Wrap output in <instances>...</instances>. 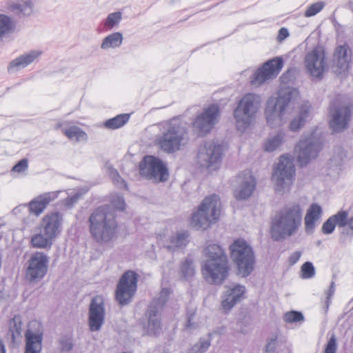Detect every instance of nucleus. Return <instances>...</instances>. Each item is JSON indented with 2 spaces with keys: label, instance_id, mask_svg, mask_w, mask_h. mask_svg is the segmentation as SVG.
I'll list each match as a JSON object with an SVG mask.
<instances>
[{
  "label": "nucleus",
  "instance_id": "nucleus-1",
  "mask_svg": "<svg viewBox=\"0 0 353 353\" xmlns=\"http://www.w3.org/2000/svg\"><path fill=\"white\" fill-rule=\"evenodd\" d=\"M88 223L90 236L98 244H107L116 236L118 224L110 205L95 209L89 216Z\"/></svg>",
  "mask_w": 353,
  "mask_h": 353
},
{
  "label": "nucleus",
  "instance_id": "nucleus-2",
  "mask_svg": "<svg viewBox=\"0 0 353 353\" xmlns=\"http://www.w3.org/2000/svg\"><path fill=\"white\" fill-rule=\"evenodd\" d=\"M302 216L299 204L288 205L278 211L271 222L272 239L279 241L295 234L301 226Z\"/></svg>",
  "mask_w": 353,
  "mask_h": 353
},
{
  "label": "nucleus",
  "instance_id": "nucleus-3",
  "mask_svg": "<svg viewBox=\"0 0 353 353\" xmlns=\"http://www.w3.org/2000/svg\"><path fill=\"white\" fill-rule=\"evenodd\" d=\"M205 259L202 265L204 279L210 283L221 285L229 275L228 256L217 244H211L204 250Z\"/></svg>",
  "mask_w": 353,
  "mask_h": 353
},
{
  "label": "nucleus",
  "instance_id": "nucleus-4",
  "mask_svg": "<svg viewBox=\"0 0 353 353\" xmlns=\"http://www.w3.org/2000/svg\"><path fill=\"white\" fill-rule=\"evenodd\" d=\"M161 135L157 138L160 148L168 154L174 153L186 144L188 132L185 124L178 118H173L158 124Z\"/></svg>",
  "mask_w": 353,
  "mask_h": 353
},
{
  "label": "nucleus",
  "instance_id": "nucleus-5",
  "mask_svg": "<svg viewBox=\"0 0 353 353\" xmlns=\"http://www.w3.org/2000/svg\"><path fill=\"white\" fill-rule=\"evenodd\" d=\"M298 94L297 90L287 87L280 89L277 97H271L268 99L264 114L268 126L275 128L284 123L286 109Z\"/></svg>",
  "mask_w": 353,
  "mask_h": 353
},
{
  "label": "nucleus",
  "instance_id": "nucleus-6",
  "mask_svg": "<svg viewBox=\"0 0 353 353\" xmlns=\"http://www.w3.org/2000/svg\"><path fill=\"white\" fill-rule=\"evenodd\" d=\"M63 215L59 212L46 214L40 221L39 232L32 236L30 243L35 248H50L61 231Z\"/></svg>",
  "mask_w": 353,
  "mask_h": 353
},
{
  "label": "nucleus",
  "instance_id": "nucleus-7",
  "mask_svg": "<svg viewBox=\"0 0 353 353\" xmlns=\"http://www.w3.org/2000/svg\"><path fill=\"white\" fill-rule=\"evenodd\" d=\"M262 100L259 94L248 93L243 97L234 110L235 125L239 131H245L255 120Z\"/></svg>",
  "mask_w": 353,
  "mask_h": 353
},
{
  "label": "nucleus",
  "instance_id": "nucleus-8",
  "mask_svg": "<svg viewBox=\"0 0 353 353\" xmlns=\"http://www.w3.org/2000/svg\"><path fill=\"white\" fill-rule=\"evenodd\" d=\"M230 251L237 274L242 277L248 276L254 270L256 262L252 248L244 239H238L230 245Z\"/></svg>",
  "mask_w": 353,
  "mask_h": 353
},
{
  "label": "nucleus",
  "instance_id": "nucleus-9",
  "mask_svg": "<svg viewBox=\"0 0 353 353\" xmlns=\"http://www.w3.org/2000/svg\"><path fill=\"white\" fill-rule=\"evenodd\" d=\"M221 214V203L216 194L206 196L198 210L192 215L191 224L197 230L206 229L210 224L216 223Z\"/></svg>",
  "mask_w": 353,
  "mask_h": 353
},
{
  "label": "nucleus",
  "instance_id": "nucleus-10",
  "mask_svg": "<svg viewBox=\"0 0 353 353\" xmlns=\"http://www.w3.org/2000/svg\"><path fill=\"white\" fill-rule=\"evenodd\" d=\"M170 290L168 288H163L158 297L154 298L150 305L145 314L147 322L144 324V332L149 336H157L161 331L160 313L165 303L168 301Z\"/></svg>",
  "mask_w": 353,
  "mask_h": 353
},
{
  "label": "nucleus",
  "instance_id": "nucleus-11",
  "mask_svg": "<svg viewBox=\"0 0 353 353\" xmlns=\"http://www.w3.org/2000/svg\"><path fill=\"white\" fill-rule=\"evenodd\" d=\"M294 176L295 167L292 159L286 155H282L272 173L275 190L278 192L289 191L294 182Z\"/></svg>",
  "mask_w": 353,
  "mask_h": 353
},
{
  "label": "nucleus",
  "instance_id": "nucleus-12",
  "mask_svg": "<svg viewBox=\"0 0 353 353\" xmlns=\"http://www.w3.org/2000/svg\"><path fill=\"white\" fill-rule=\"evenodd\" d=\"M304 64L311 77L318 79H322L328 67L324 48L319 46L308 51L305 56Z\"/></svg>",
  "mask_w": 353,
  "mask_h": 353
},
{
  "label": "nucleus",
  "instance_id": "nucleus-13",
  "mask_svg": "<svg viewBox=\"0 0 353 353\" xmlns=\"http://www.w3.org/2000/svg\"><path fill=\"white\" fill-rule=\"evenodd\" d=\"M220 109L217 104H211L198 113L192 121V128L199 136L209 133L219 121Z\"/></svg>",
  "mask_w": 353,
  "mask_h": 353
},
{
  "label": "nucleus",
  "instance_id": "nucleus-14",
  "mask_svg": "<svg viewBox=\"0 0 353 353\" xmlns=\"http://www.w3.org/2000/svg\"><path fill=\"white\" fill-rule=\"evenodd\" d=\"M197 159L201 166L210 171L216 170L222 159L221 146L212 141H205L199 148Z\"/></svg>",
  "mask_w": 353,
  "mask_h": 353
},
{
  "label": "nucleus",
  "instance_id": "nucleus-15",
  "mask_svg": "<svg viewBox=\"0 0 353 353\" xmlns=\"http://www.w3.org/2000/svg\"><path fill=\"white\" fill-rule=\"evenodd\" d=\"M322 149V143L312 136L301 139L294 148V157L301 167L315 159Z\"/></svg>",
  "mask_w": 353,
  "mask_h": 353
},
{
  "label": "nucleus",
  "instance_id": "nucleus-16",
  "mask_svg": "<svg viewBox=\"0 0 353 353\" xmlns=\"http://www.w3.org/2000/svg\"><path fill=\"white\" fill-rule=\"evenodd\" d=\"M139 275L132 270L126 271L120 278L117 286L115 296L120 305L129 303L137 289Z\"/></svg>",
  "mask_w": 353,
  "mask_h": 353
},
{
  "label": "nucleus",
  "instance_id": "nucleus-17",
  "mask_svg": "<svg viewBox=\"0 0 353 353\" xmlns=\"http://www.w3.org/2000/svg\"><path fill=\"white\" fill-rule=\"evenodd\" d=\"M283 66V60L281 57H276L265 62L253 74L250 83L257 87L265 82L275 78Z\"/></svg>",
  "mask_w": 353,
  "mask_h": 353
},
{
  "label": "nucleus",
  "instance_id": "nucleus-18",
  "mask_svg": "<svg viewBox=\"0 0 353 353\" xmlns=\"http://www.w3.org/2000/svg\"><path fill=\"white\" fill-rule=\"evenodd\" d=\"M49 265V257L44 252L32 253L27 261L26 276L31 282L41 280L47 274Z\"/></svg>",
  "mask_w": 353,
  "mask_h": 353
},
{
  "label": "nucleus",
  "instance_id": "nucleus-19",
  "mask_svg": "<svg viewBox=\"0 0 353 353\" xmlns=\"http://www.w3.org/2000/svg\"><path fill=\"white\" fill-rule=\"evenodd\" d=\"M140 174L148 179L165 181L168 176V169L162 161L154 156H145L139 164Z\"/></svg>",
  "mask_w": 353,
  "mask_h": 353
},
{
  "label": "nucleus",
  "instance_id": "nucleus-20",
  "mask_svg": "<svg viewBox=\"0 0 353 353\" xmlns=\"http://www.w3.org/2000/svg\"><path fill=\"white\" fill-rule=\"evenodd\" d=\"M330 117L329 125L333 132H343L348 127L351 109L346 105L334 101L330 106Z\"/></svg>",
  "mask_w": 353,
  "mask_h": 353
},
{
  "label": "nucleus",
  "instance_id": "nucleus-21",
  "mask_svg": "<svg viewBox=\"0 0 353 353\" xmlns=\"http://www.w3.org/2000/svg\"><path fill=\"white\" fill-rule=\"evenodd\" d=\"M256 185V180L250 172L240 173L233 182L234 197L237 200L248 199L254 192Z\"/></svg>",
  "mask_w": 353,
  "mask_h": 353
},
{
  "label": "nucleus",
  "instance_id": "nucleus-22",
  "mask_svg": "<svg viewBox=\"0 0 353 353\" xmlns=\"http://www.w3.org/2000/svg\"><path fill=\"white\" fill-rule=\"evenodd\" d=\"M105 310L102 297L92 299L88 310V325L91 332L99 331L105 321Z\"/></svg>",
  "mask_w": 353,
  "mask_h": 353
},
{
  "label": "nucleus",
  "instance_id": "nucleus-23",
  "mask_svg": "<svg viewBox=\"0 0 353 353\" xmlns=\"http://www.w3.org/2000/svg\"><path fill=\"white\" fill-rule=\"evenodd\" d=\"M59 193L60 191L47 192L35 196L26 203L29 213L39 216L48 205L58 198Z\"/></svg>",
  "mask_w": 353,
  "mask_h": 353
},
{
  "label": "nucleus",
  "instance_id": "nucleus-24",
  "mask_svg": "<svg viewBox=\"0 0 353 353\" xmlns=\"http://www.w3.org/2000/svg\"><path fill=\"white\" fill-rule=\"evenodd\" d=\"M312 104L310 101H303L299 107L296 115L290 123L289 128L292 132L299 131L312 118Z\"/></svg>",
  "mask_w": 353,
  "mask_h": 353
},
{
  "label": "nucleus",
  "instance_id": "nucleus-25",
  "mask_svg": "<svg viewBox=\"0 0 353 353\" xmlns=\"http://www.w3.org/2000/svg\"><path fill=\"white\" fill-rule=\"evenodd\" d=\"M42 54L41 50H30L24 53L12 60L8 66V72L10 74H14L18 71L26 68Z\"/></svg>",
  "mask_w": 353,
  "mask_h": 353
},
{
  "label": "nucleus",
  "instance_id": "nucleus-26",
  "mask_svg": "<svg viewBox=\"0 0 353 353\" xmlns=\"http://www.w3.org/2000/svg\"><path fill=\"white\" fill-rule=\"evenodd\" d=\"M245 292V288L241 285H234L228 288L222 296V307L225 311H230L239 302Z\"/></svg>",
  "mask_w": 353,
  "mask_h": 353
},
{
  "label": "nucleus",
  "instance_id": "nucleus-27",
  "mask_svg": "<svg viewBox=\"0 0 353 353\" xmlns=\"http://www.w3.org/2000/svg\"><path fill=\"white\" fill-rule=\"evenodd\" d=\"M352 60V50L347 44H343L335 48L333 55V64L339 72L347 70Z\"/></svg>",
  "mask_w": 353,
  "mask_h": 353
},
{
  "label": "nucleus",
  "instance_id": "nucleus-28",
  "mask_svg": "<svg viewBox=\"0 0 353 353\" xmlns=\"http://www.w3.org/2000/svg\"><path fill=\"white\" fill-rule=\"evenodd\" d=\"M25 353H40L42 350L43 332L41 329L33 331L31 328L25 333Z\"/></svg>",
  "mask_w": 353,
  "mask_h": 353
},
{
  "label": "nucleus",
  "instance_id": "nucleus-29",
  "mask_svg": "<svg viewBox=\"0 0 353 353\" xmlns=\"http://www.w3.org/2000/svg\"><path fill=\"white\" fill-rule=\"evenodd\" d=\"M321 207L317 203H312L307 209L305 216V228L306 232H313L316 222L321 219Z\"/></svg>",
  "mask_w": 353,
  "mask_h": 353
},
{
  "label": "nucleus",
  "instance_id": "nucleus-30",
  "mask_svg": "<svg viewBox=\"0 0 353 353\" xmlns=\"http://www.w3.org/2000/svg\"><path fill=\"white\" fill-rule=\"evenodd\" d=\"M8 10L16 15L30 16L33 12V3L31 0H21L10 3Z\"/></svg>",
  "mask_w": 353,
  "mask_h": 353
},
{
  "label": "nucleus",
  "instance_id": "nucleus-31",
  "mask_svg": "<svg viewBox=\"0 0 353 353\" xmlns=\"http://www.w3.org/2000/svg\"><path fill=\"white\" fill-rule=\"evenodd\" d=\"M188 231L181 230L171 236L170 245L167 246L169 250H174L175 248H183L186 246L189 240Z\"/></svg>",
  "mask_w": 353,
  "mask_h": 353
},
{
  "label": "nucleus",
  "instance_id": "nucleus-32",
  "mask_svg": "<svg viewBox=\"0 0 353 353\" xmlns=\"http://www.w3.org/2000/svg\"><path fill=\"white\" fill-rule=\"evenodd\" d=\"M123 40V37L121 32H113L103 39L101 48L103 50H107L110 48H119L121 46Z\"/></svg>",
  "mask_w": 353,
  "mask_h": 353
},
{
  "label": "nucleus",
  "instance_id": "nucleus-33",
  "mask_svg": "<svg viewBox=\"0 0 353 353\" xmlns=\"http://www.w3.org/2000/svg\"><path fill=\"white\" fill-rule=\"evenodd\" d=\"M285 133L279 131L274 135H270L264 143V150L267 152H273L279 148L283 143Z\"/></svg>",
  "mask_w": 353,
  "mask_h": 353
},
{
  "label": "nucleus",
  "instance_id": "nucleus-34",
  "mask_svg": "<svg viewBox=\"0 0 353 353\" xmlns=\"http://www.w3.org/2000/svg\"><path fill=\"white\" fill-rule=\"evenodd\" d=\"M63 133L70 140L77 142L86 141L88 138L86 132L77 125H71L63 129Z\"/></svg>",
  "mask_w": 353,
  "mask_h": 353
},
{
  "label": "nucleus",
  "instance_id": "nucleus-35",
  "mask_svg": "<svg viewBox=\"0 0 353 353\" xmlns=\"http://www.w3.org/2000/svg\"><path fill=\"white\" fill-rule=\"evenodd\" d=\"M15 28L14 20L9 16L0 14V41L11 34Z\"/></svg>",
  "mask_w": 353,
  "mask_h": 353
},
{
  "label": "nucleus",
  "instance_id": "nucleus-36",
  "mask_svg": "<svg viewBox=\"0 0 353 353\" xmlns=\"http://www.w3.org/2000/svg\"><path fill=\"white\" fill-rule=\"evenodd\" d=\"M130 117V114H121L116 117L106 120L103 123V126L110 130H116L123 127L128 123Z\"/></svg>",
  "mask_w": 353,
  "mask_h": 353
},
{
  "label": "nucleus",
  "instance_id": "nucleus-37",
  "mask_svg": "<svg viewBox=\"0 0 353 353\" xmlns=\"http://www.w3.org/2000/svg\"><path fill=\"white\" fill-rule=\"evenodd\" d=\"M21 318L19 315H15L10 320L9 333L11 334L13 341L21 337Z\"/></svg>",
  "mask_w": 353,
  "mask_h": 353
},
{
  "label": "nucleus",
  "instance_id": "nucleus-38",
  "mask_svg": "<svg viewBox=\"0 0 353 353\" xmlns=\"http://www.w3.org/2000/svg\"><path fill=\"white\" fill-rule=\"evenodd\" d=\"M194 274V267L192 259H186L181 265L179 274L185 280H189Z\"/></svg>",
  "mask_w": 353,
  "mask_h": 353
},
{
  "label": "nucleus",
  "instance_id": "nucleus-39",
  "mask_svg": "<svg viewBox=\"0 0 353 353\" xmlns=\"http://www.w3.org/2000/svg\"><path fill=\"white\" fill-rule=\"evenodd\" d=\"M110 210L112 212V209L119 211H123L125 210V203L123 195L117 193L111 194L110 196Z\"/></svg>",
  "mask_w": 353,
  "mask_h": 353
},
{
  "label": "nucleus",
  "instance_id": "nucleus-40",
  "mask_svg": "<svg viewBox=\"0 0 353 353\" xmlns=\"http://www.w3.org/2000/svg\"><path fill=\"white\" fill-rule=\"evenodd\" d=\"M121 12L119 11L110 13L104 22V27L108 30H111L114 28L115 26H118L121 22Z\"/></svg>",
  "mask_w": 353,
  "mask_h": 353
},
{
  "label": "nucleus",
  "instance_id": "nucleus-41",
  "mask_svg": "<svg viewBox=\"0 0 353 353\" xmlns=\"http://www.w3.org/2000/svg\"><path fill=\"white\" fill-rule=\"evenodd\" d=\"M88 191V189L87 188L79 190L73 195L67 197L63 201L64 205L68 208H71Z\"/></svg>",
  "mask_w": 353,
  "mask_h": 353
},
{
  "label": "nucleus",
  "instance_id": "nucleus-42",
  "mask_svg": "<svg viewBox=\"0 0 353 353\" xmlns=\"http://www.w3.org/2000/svg\"><path fill=\"white\" fill-rule=\"evenodd\" d=\"M212 334H208V338H201L199 341L192 347V352L193 353H203L210 347L211 344V336Z\"/></svg>",
  "mask_w": 353,
  "mask_h": 353
},
{
  "label": "nucleus",
  "instance_id": "nucleus-43",
  "mask_svg": "<svg viewBox=\"0 0 353 353\" xmlns=\"http://www.w3.org/2000/svg\"><path fill=\"white\" fill-rule=\"evenodd\" d=\"M315 268L312 262L304 263L301 268V277L303 279H312L315 276Z\"/></svg>",
  "mask_w": 353,
  "mask_h": 353
},
{
  "label": "nucleus",
  "instance_id": "nucleus-44",
  "mask_svg": "<svg viewBox=\"0 0 353 353\" xmlns=\"http://www.w3.org/2000/svg\"><path fill=\"white\" fill-rule=\"evenodd\" d=\"M346 156L345 151L341 147H336L334 149V154L330 159L331 164L336 166L341 165L346 158Z\"/></svg>",
  "mask_w": 353,
  "mask_h": 353
},
{
  "label": "nucleus",
  "instance_id": "nucleus-45",
  "mask_svg": "<svg viewBox=\"0 0 353 353\" xmlns=\"http://www.w3.org/2000/svg\"><path fill=\"white\" fill-rule=\"evenodd\" d=\"M108 174L110 178L112 180V182L115 185H117L119 188H125L127 187V184L125 181L121 178L119 175V172L117 170L114 169L112 167L108 168Z\"/></svg>",
  "mask_w": 353,
  "mask_h": 353
},
{
  "label": "nucleus",
  "instance_id": "nucleus-46",
  "mask_svg": "<svg viewBox=\"0 0 353 353\" xmlns=\"http://www.w3.org/2000/svg\"><path fill=\"white\" fill-rule=\"evenodd\" d=\"M325 6V3L322 1L312 3L309 6L307 9L305 10L304 16L305 17H313L320 12L324 8Z\"/></svg>",
  "mask_w": 353,
  "mask_h": 353
},
{
  "label": "nucleus",
  "instance_id": "nucleus-47",
  "mask_svg": "<svg viewBox=\"0 0 353 353\" xmlns=\"http://www.w3.org/2000/svg\"><path fill=\"white\" fill-rule=\"evenodd\" d=\"M304 316L301 312L290 311L284 314V321L286 323H296L303 321Z\"/></svg>",
  "mask_w": 353,
  "mask_h": 353
},
{
  "label": "nucleus",
  "instance_id": "nucleus-48",
  "mask_svg": "<svg viewBox=\"0 0 353 353\" xmlns=\"http://www.w3.org/2000/svg\"><path fill=\"white\" fill-rule=\"evenodd\" d=\"M333 218V220L336 225H338L339 227H345L346 226V221L347 219V212L345 211H340L335 215L331 216Z\"/></svg>",
  "mask_w": 353,
  "mask_h": 353
},
{
  "label": "nucleus",
  "instance_id": "nucleus-49",
  "mask_svg": "<svg viewBox=\"0 0 353 353\" xmlns=\"http://www.w3.org/2000/svg\"><path fill=\"white\" fill-rule=\"evenodd\" d=\"M336 227V224L331 216L326 220L322 226V232L325 234H330L333 232Z\"/></svg>",
  "mask_w": 353,
  "mask_h": 353
},
{
  "label": "nucleus",
  "instance_id": "nucleus-50",
  "mask_svg": "<svg viewBox=\"0 0 353 353\" xmlns=\"http://www.w3.org/2000/svg\"><path fill=\"white\" fill-rule=\"evenodd\" d=\"M61 351L68 352L72 349L73 344L72 339L67 336H63L59 341Z\"/></svg>",
  "mask_w": 353,
  "mask_h": 353
},
{
  "label": "nucleus",
  "instance_id": "nucleus-51",
  "mask_svg": "<svg viewBox=\"0 0 353 353\" xmlns=\"http://www.w3.org/2000/svg\"><path fill=\"white\" fill-rule=\"evenodd\" d=\"M28 163L27 159H23L20 160L12 169V172L21 173L28 169Z\"/></svg>",
  "mask_w": 353,
  "mask_h": 353
},
{
  "label": "nucleus",
  "instance_id": "nucleus-52",
  "mask_svg": "<svg viewBox=\"0 0 353 353\" xmlns=\"http://www.w3.org/2000/svg\"><path fill=\"white\" fill-rule=\"evenodd\" d=\"M336 339L333 335L328 341L324 353H336Z\"/></svg>",
  "mask_w": 353,
  "mask_h": 353
},
{
  "label": "nucleus",
  "instance_id": "nucleus-53",
  "mask_svg": "<svg viewBox=\"0 0 353 353\" xmlns=\"http://www.w3.org/2000/svg\"><path fill=\"white\" fill-rule=\"evenodd\" d=\"M277 347L276 337L270 339L265 346L266 353H274Z\"/></svg>",
  "mask_w": 353,
  "mask_h": 353
},
{
  "label": "nucleus",
  "instance_id": "nucleus-54",
  "mask_svg": "<svg viewBox=\"0 0 353 353\" xmlns=\"http://www.w3.org/2000/svg\"><path fill=\"white\" fill-rule=\"evenodd\" d=\"M334 292H335V283L334 281H332L330 284L329 289L326 292L327 296H326L325 303H326L327 307H328V306H329L331 299L333 296Z\"/></svg>",
  "mask_w": 353,
  "mask_h": 353
},
{
  "label": "nucleus",
  "instance_id": "nucleus-55",
  "mask_svg": "<svg viewBox=\"0 0 353 353\" xmlns=\"http://www.w3.org/2000/svg\"><path fill=\"white\" fill-rule=\"evenodd\" d=\"M301 256V252L296 251L293 252L289 257V262L291 265H294L298 262Z\"/></svg>",
  "mask_w": 353,
  "mask_h": 353
},
{
  "label": "nucleus",
  "instance_id": "nucleus-56",
  "mask_svg": "<svg viewBox=\"0 0 353 353\" xmlns=\"http://www.w3.org/2000/svg\"><path fill=\"white\" fill-rule=\"evenodd\" d=\"M289 36V32L287 28H281L279 31L278 39L280 41L284 40Z\"/></svg>",
  "mask_w": 353,
  "mask_h": 353
},
{
  "label": "nucleus",
  "instance_id": "nucleus-57",
  "mask_svg": "<svg viewBox=\"0 0 353 353\" xmlns=\"http://www.w3.org/2000/svg\"><path fill=\"white\" fill-rule=\"evenodd\" d=\"M28 209V207H27V204L26 203H24V204H21V205H19L17 207H15L13 210H12V213L14 214V215H19V214H21L23 210Z\"/></svg>",
  "mask_w": 353,
  "mask_h": 353
},
{
  "label": "nucleus",
  "instance_id": "nucleus-58",
  "mask_svg": "<svg viewBox=\"0 0 353 353\" xmlns=\"http://www.w3.org/2000/svg\"><path fill=\"white\" fill-rule=\"evenodd\" d=\"M194 316V314L189 315L188 314L187 321L185 323V328L187 330H191L194 327V324L192 323V318Z\"/></svg>",
  "mask_w": 353,
  "mask_h": 353
},
{
  "label": "nucleus",
  "instance_id": "nucleus-59",
  "mask_svg": "<svg viewBox=\"0 0 353 353\" xmlns=\"http://www.w3.org/2000/svg\"><path fill=\"white\" fill-rule=\"evenodd\" d=\"M346 225H347L353 231V216L347 219Z\"/></svg>",
  "mask_w": 353,
  "mask_h": 353
},
{
  "label": "nucleus",
  "instance_id": "nucleus-60",
  "mask_svg": "<svg viewBox=\"0 0 353 353\" xmlns=\"http://www.w3.org/2000/svg\"><path fill=\"white\" fill-rule=\"evenodd\" d=\"M0 353H6L5 345L3 341L0 339Z\"/></svg>",
  "mask_w": 353,
  "mask_h": 353
},
{
  "label": "nucleus",
  "instance_id": "nucleus-61",
  "mask_svg": "<svg viewBox=\"0 0 353 353\" xmlns=\"http://www.w3.org/2000/svg\"><path fill=\"white\" fill-rule=\"evenodd\" d=\"M30 327L32 326H38V327H40V324L39 323H38L37 321H33L30 323Z\"/></svg>",
  "mask_w": 353,
  "mask_h": 353
}]
</instances>
